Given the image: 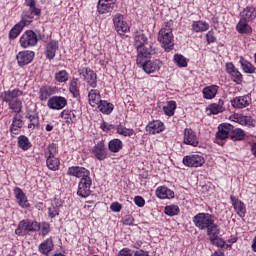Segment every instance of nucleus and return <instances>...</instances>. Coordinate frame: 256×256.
I'll use <instances>...</instances> for the list:
<instances>
[{"label":"nucleus","mask_w":256,"mask_h":256,"mask_svg":"<svg viewBox=\"0 0 256 256\" xmlns=\"http://www.w3.org/2000/svg\"><path fill=\"white\" fill-rule=\"evenodd\" d=\"M156 51L151 50L150 52H146L143 54L142 59L139 60V56L136 58V63L138 67H142L143 71H145L148 75L151 73H157L163 67V62L159 59L150 60L151 55H155Z\"/></svg>","instance_id":"nucleus-1"},{"label":"nucleus","mask_w":256,"mask_h":256,"mask_svg":"<svg viewBox=\"0 0 256 256\" xmlns=\"http://www.w3.org/2000/svg\"><path fill=\"white\" fill-rule=\"evenodd\" d=\"M173 39V29L169 23H166L158 33V41L168 53L169 51H173V47H175V41Z\"/></svg>","instance_id":"nucleus-2"},{"label":"nucleus","mask_w":256,"mask_h":256,"mask_svg":"<svg viewBox=\"0 0 256 256\" xmlns=\"http://www.w3.org/2000/svg\"><path fill=\"white\" fill-rule=\"evenodd\" d=\"M148 41L149 39L145 34H143V32H136L134 36V47L137 50V57H139V61L143 59V55H145V53L155 50L152 45H149V48L145 46Z\"/></svg>","instance_id":"nucleus-3"},{"label":"nucleus","mask_w":256,"mask_h":256,"mask_svg":"<svg viewBox=\"0 0 256 256\" xmlns=\"http://www.w3.org/2000/svg\"><path fill=\"white\" fill-rule=\"evenodd\" d=\"M37 231H39V224L37 221L24 219L18 223V226L15 229V235L18 237H25L29 235V233H37Z\"/></svg>","instance_id":"nucleus-4"},{"label":"nucleus","mask_w":256,"mask_h":256,"mask_svg":"<svg viewBox=\"0 0 256 256\" xmlns=\"http://www.w3.org/2000/svg\"><path fill=\"white\" fill-rule=\"evenodd\" d=\"M192 221L200 231H205L208 227L212 225L215 221V216L209 213H198L193 218Z\"/></svg>","instance_id":"nucleus-5"},{"label":"nucleus","mask_w":256,"mask_h":256,"mask_svg":"<svg viewBox=\"0 0 256 256\" xmlns=\"http://www.w3.org/2000/svg\"><path fill=\"white\" fill-rule=\"evenodd\" d=\"M39 39L37 34L33 30H26L20 37V47L23 49H29V47H35Z\"/></svg>","instance_id":"nucleus-6"},{"label":"nucleus","mask_w":256,"mask_h":256,"mask_svg":"<svg viewBox=\"0 0 256 256\" xmlns=\"http://www.w3.org/2000/svg\"><path fill=\"white\" fill-rule=\"evenodd\" d=\"M91 153L95 159L98 161H105L107 157H109V150L105 145V141L101 140L97 144H95L92 149Z\"/></svg>","instance_id":"nucleus-7"},{"label":"nucleus","mask_w":256,"mask_h":256,"mask_svg":"<svg viewBox=\"0 0 256 256\" xmlns=\"http://www.w3.org/2000/svg\"><path fill=\"white\" fill-rule=\"evenodd\" d=\"M80 77L86 81L89 87L95 89L97 87V73L93 71L91 68L84 67L78 70Z\"/></svg>","instance_id":"nucleus-8"},{"label":"nucleus","mask_w":256,"mask_h":256,"mask_svg":"<svg viewBox=\"0 0 256 256\" xmlns=\"http://www.w3.org/2000/svg\"><path fill=\"white\" fill-rule=\"evenodd\" d=\"M91 185H93V180L91 177L82 178L78 183L77 195L82 197V199H87L91 195Z\"/></svg>","instance_id":"nucleus-9"},{"label":"nucleus","mask_w":256,"mask_h":256,"mask_svg":"<svg viewBox=\"0 0 256 256\" xmlns=\"http://www.w3.org/2000/svg\"><path fill=\"white\" fill-rule=\"evenodd\" d=\"M182 162L186 167H203L205 165V158L199 154H192L184 156Z\"/></svg>","instance_id":"nucleus-10"},{"label":"nucleus","mask_w":256,"mask_h":256,"mask_svg":"<svg viewBox=\"0 0 256 256\" xmlns=\"http://www.w3.org/2000/svg\"><path fill=\"white\" fill-rule=\"evenodd\" d=\"M67 175L76 177L77 179H88L91 177V171L87 170L85 167L72 166L68 168Z\"/></svg>","instance_id":"nucleus-11"},{"label":"nucleus","mask_w":256,"mask_h":256,"mask_svg":"<svg viewBox=\"0 0 256 256\" xmlns=\"http://www.w3.org/2000/svg\"><path fill=\"white\" fill-rule=\"evenodd\" d=\"M23 95H25L23 90L14 88L12 90L2 92L0 99H2L3 103H11V101H15V99H19V97H23Z\"/></svg>","instance_id":"nucleus-12"},{"label":"nucleus","mask_w":256,"mask_h":256,"mask_svg":"<svg viewBox=\"0 0 256 256\" xmlns=\"http://www.w3.org/2000/svg\"><path fill=\"white\" fill-rule=\"evenodd\" d=\"M113 23L118 35H125V33H128L129 25L123 20L122 14H116L113 18Z\"/></svg>","instance_id":"nucleus-13"},{"label":"nucleus","mask_w":256,"mask_h":256,"mask_svg":"<svg viewBox=\"0 0 256 256\" xmlns=\"http://www.w3.org/2000/svg\"><path fill=\"white\" fill-rule=\"evenodd\" d=\"M16 59L19 67H25L35 59V52L29 50L21 51L17 54Z\"/></svg>","instance_id":"nucleus-14"},{"label":"nucleus","mask_w":256,"mask_h":256,"mask_svg":"<svg viewBox=\"0 0 256 256\" xmlns=\"http://www.w3.org/2000/svg\"><path fill=\"white\" fill-rule=\"evenodd\" d=\"M48 107L49 109H53L59 111L67 107V99L63 96H53L48 100Z\"/></svg>","instance_id":"nucleus-15"},{"label":"nucleus","mask_w":256,"mask_h":256,"mask_svg":"<svg viewBox=\"0 0 256 256\" xmlns=\"http://www.w3.org/2000/svg\"><path fill=\"white\" fill-rule=\"evenodd\" d=\"M231 131H233V125L229 123L220 124L218 131L216 132V139L219 141H225L231 137Z\"/></svg>","instance_id":"nucleus-16"},{"label":"nucleus","mask_w":256,"mask_h":256,"mask_svg":"<svg viewBox=\"0 0 256 256\" xmlns=\"http://www.w3.org/2000/svg\"><path fill=\"white\" fill-rule=\"evenodd\" d=\"M231 105L235 109H243L245 107H249V105H251V94L234 98L231 100Z\"/></svg>","instance_id":"nucleus-17"},{"label":"nucleus","mask_w":256,"mask_h":256,"mask_svg":"<svg viewBox=\"0 0 256 256\" xmlns=\"http://www.w3.org/2000/svg\"><path fill=\"white\" fill-rule=\"evenodd\" d=\"M185 145H191L192 147H197L199 145V139L197 138V134L193 129L186 128L184 130V140Z\"/></svg>","instance_id":"nucleus-18"},{"label":"nucleus","mask_w":256,"mask_h":256,"mask_svg":"<svg viewBox=\"0 0 256 256\" xmlns=\"http://www.w3.org/2000/svg\"><path fill=\"white\" fill-rule=\"evenodd\" d=\"M21 129H23V116L15 114L12 119V124L10 125L11 136L19 135V133H21Z\"/></svg>","instance_id":"nucleus-19"},{"label":"nucleus","mask_w":256,"mask_h":256,"mask_svg":"<svg viewBox=\"0 0 256 256\" xmlns=\"http://www.w3.org/2000/svg\"><path fill=\"white\" fill-rule=\"evenodd\" d=\"M14 195L16 197L18 205L22 207V209H29V200L27 199V195H25V192H23L21 188H14Z\"/></svg>","instance_id":"nucleus-20"},{"label":"nucleus","mask_w":256,"mask_h":256,"mask_svg":"<svg viewBox=\"0 0 256 256\" xmlns=\"http://www.w3.org/2000/svg\"><path fill=\"white\" fill-rule=\"evenodd\" d=\"M231 203L237 213L242 219L247 214V206L243 201L237 199L235 196H230Z\"/></svg>","instance_id":"nucleus-21"},{"label":"nucleus","mask_w":256,"mask_h":256,"mask_svg":"<svg viewBox=\"0 0 256 256\" xmlns=\"http://www.w3.org/2000/svg\"><path fill=\"white\" fill-rule=\"evenodd\" d=\"M240 19L253 23L256 19V8L254 6H247L240 12Z\"/></svg>","instance_id":"nucleus-22"},{"label":"nucleus","mask_w":256,"mask_h":256,"mask_svg":"<svg viewBox=\"0 0 256 256\" xmlns=\"http://www.w3.org/2000/svg\"><path fill=\"white\" fill-rule=\"evenodd\" d=\"M147 133L150 135H156V133H162L165 131V124L161 120H154L146 126Z\"/></svg>","instance_id":"nucleus-23"},{"label":"nucleus","mask_w":256,"mask_h":256,"mask_svg":"<svg viewBox=\"0 0 256 256\" xmlns=\"http://www.w3.org/2000/svg\"><path fill=\"white\" fill-rule=\"evenodd\" d=\"M249 23V21L240 18L236 25V31L240 33V35H251V33H253V28L251 25H249Z\"/></svg>","instance_id":"nucleus-24"},{"label":"nucleus","mask_w":256,"mask_h":256,"mask_svg":"<svg viewBox=\"0 0 256 256\" xmlns=\"http://www.w3.org/2000/svg\"><path fill=\"white\" fill-rule=\"evenodd\" d=\"M55 247V244L53 243L52 238H47L44 242H42L38 246L39 253L41 255L49 256V253L53 251V248Z\"/></svg>","instance_id":"nucleus-25"},{"label":"nucleus","mask_w":256,"mask_h":256,"mask_svg":"<svg viewBox=\"0 0 256 256\" xmlns=\"http://www.w3.org/2000/svg\"><path fill=\"white\" fill-rule=\"evenodd\" d=\"M217 93H219V86L217 85L206 86L202 90L203 97L207 100L215 99Z\"/></svg>","instance_id":"nucleus-26"},{"label":"nucleus","mask_w":256,"mask_h":256,"mask_svg":"<svg viewBox=\"0 0 256 256\" xmlns=\"http://www.w3.org/2000/svg\"><path fill=\"white\" fill-rule=\"evenodd\" d=\"M97 9L100 15H104V13H111L115 9V4L113 2H107V0H99Z\"/></svg>","instance_id":"nucleus-27"},{"label":"nucleus","mask_w":256,"mask_h":256,"mask_svg":"<svg viewBox=\"0 0 256 256\" xmlns=\"http://www.w3.org/2000/svg\"><path fill=\"white\" fill-rule=\"evenodd\" d=\"M57 49H59V44L57 43V41H50L46 46V59H49V61L55 59V53H57Z\"/></svg>","instance_id":"nucleus-28"},{"label":"nucleus","mask_w":256,"mask_h":256,"mask_svg":"<svg viewBox=\"0 0 256 256\" xmlns=\"http://www.w3.org/2000/svg\"><path fill=\"white\" fill-rule=\"evenodd\" d=\"M156 195L159 199H173L175 197V192L165 186H160L156 190Z\"/></svg>","instance_id":"nucleus-29"},{"label":"nucleus","mask_w":256,"mask_h":256,"mask_svg":"<svg viewBox=\"0 0 256 256\" xmlns=\"http://www.w3.org/2000/svg\"><path fill=\"white\" fill-rule=\"evenodd\" d=\"M88 101L91 107H97L101 103V93L97 89H92L88 93Z\"/></svg>","instance_id":"nucleus-30"},{"label":"nucleus","mask_w":256,"mask_h":256,"mask_svg":"<svg viewBox=\"0 0 256 256\" xmlns=\"http://www.w3.org/2000/svg\"><path fill=\"white\" fill-rule=\"evenodd\" d=\"M29 22H23L20 21L16 25L13 26V28L9 32V38L10 39H17L19 35H21V31H23V28L27 27V24Z\"/></svg>","instance_id":"nucleus-31"},{"label":"nucleus","mask_w":256,"mask_h":256,"mask_svg":"<svg viewBox=\"0 0 256 256\" xmlns=\"http://www.w3.org/2000/svg\"><path fill=\"white\" fill-rule=\"evenodd\" d=\"M26 119L29 121L28 129H31V131H35V129H39V127H41L39 114H27Z\"/></svg>","instance_id":"nucleus-32"},{"label":"nucleus","mask_w":256,"mask_h":256,"mask_svg":"<svg viewBox=\"0 0 256 256\" xmlns=\"http://www.w3.org/2000/svg\"><path fill=\"white\" fill-rule=\"evenodd\" d=\"M60 117L64 119L67 125H73V123H77V116H75V112L73 110H63L60 114Z\"/></svg>","instance_id":"nucleus-33"},{"label":"nucleus","mask_w":256,"mask_h":256,"mask_svg":"<svg viewBox=\"0 0 256 256\" xmlns=\"http://www.w3.org/2000/svg\"><path fill=\"white\" fill-rule=\"evenodd\" d=\"M208 111L211 115H219L225 111V102L222 99H219L218 103H212L209 105Z\"/></svg>","instance_id":"nucleus-34"},{"label":"nucleus","mask_w":256,"mask_h":256,"mask_svg":"<svg viewBox=\"0 0 256 256\" xmlns=\"http://www.w3.org/2000/svg\"><path fill=\"white\" fill-rule=\"evenodd\" d=\"M108 149L110 153H119V151L123 149V141H121L119 138L110 140L108 143Z\"/></svg>","instance_id":"nucleus-35"},{"label":"nucleus","mask_w":256,"mask_h":256,"mask_svg":"<svg viewBox=\"0 0 256 256\" xmlns=\"http://www.w3.org/2000/svg\"><path fill=\"white\" fill-rule=\"evenodd\" d=\"M8 109L15 113V115H19L23 111V101L18 98L8 102Z\"/></svg>","instance_id":"nucleus-36"},{"label":"nucleus","mask_w":256,"mask_h":256,"mask_svg":"<svg viewBox=\"0 0 256 256\" xmlns=\"http://www.w3.org/2000/svg\"><path fill=\"white\" fill-rule=\"evenodd\" d=\"M34 17H35V10H33V8H28L22 12L20 21H23V23H27V26H29L31 25V23H33Z\"/></svg>","instance_id":"nucleus-37"},{"label":"nucleus","mask_w":256,"mask_h":256,"mask_svg":"<svg viewBox=\"0 0 256 256\" xmlns=\"http://www.w3.org/2000/svg\"><path fill=\"white\" fill-rule=\"evenodd\" d=\"M231 141H243L245 139V131L240 128H235L232 125V131L230 132Z\"/></svg>","instance_id":"nucleus-38"},{"label":"nucleus","mask_w":256,"mask_h":256,"mask_svg":"<svg viewBox=\"0 0 256 256\" xmlns=\"http://www.w3.org/2000/svg\"><path fill=\"white\" fill-rule=\"evenodd\" d=\"M207 30H209V23L206 21L199 20L192 23V31H194V33H201Z\"/></svg>","instance_id":"nucleus-39"},{"label":"nucleus","mask_w":256,"mask_h":256,"mask_svg":"<svg viewBox=\"0 0 256 256\" xmlns=\"http://www.w3.org/2000/svg\"><path fill=\"white\" fill-rule=\"evenodd\" d=\"M207 235L210 240L215 239V237H219V233H221V228L219 225L215 224V220L210 224V226L206 229Z\"/></svg>","instance_id":"nucleus-40"},{"label":"nucleus","mask_w":256,"mask_h":256,"mask_svg":"<svg viewBox=\"0 0 256 256\" xmlns=\"http://www.w3.org/2000/svg\"><path fill=\"white\" fill-rule=\"evenodd\" d=\"M98 109L101 113H104V115H110V113H113L114 106L105 100H101L98 104Z\"/></svg>","instance_id":"nucleus-41"},{"label":"nucleus","mask_w":256,"mask_h":256,"mask_svg":"<svg viewBox=\"0 0 256 256\" xmlns=\"http://www.w3.org/2000/svg\"><path fill=\"white\" fill-rule=\"evenodd\" d=\"M18 147L22 149L23 151H29L31 149V141H29V138L25 135H20L18 137Z\"/></svg>","instance_id":"nucleus-42"},{"label":"nucleus","mask_w":256,"mask_h":256,"mask_svg":"<svg viewBox=\"0 0 256 256\" xmlns=\"http://www.w3.org/2000/svg\"><path fill=\"white\" fill-rule=\"evenodd\" d=\"M116 131L118 135H122V137H132V135H135V130L127 128L121 124L116 126Z\"/></svg>","instance_id":"nucleus-43"},{"label":"nucleus","mask_w":256,"mask_h":256,"mask_svg":"<svg viewBox=\"0 0 256 256\" xmlns=\"http://www.w3.org/2000/svg\"><path fill=\"white\" fill-rule=\"evenodd\" d=\"M240 65L244 71V73H250L253 74L255 73V66L251 64V62L247 61L245 58L241 57L240 58Z\"/></svg>","instance_id":"nucleus-44"},{"label":"nucleus","mask_w":256,"mask_h":256,"mask_svg":"<svg viewBox=\"0 0 256 256\" xmlns=\"http://www.w3.org/2000/svg\"><path fill=\"white\" fill-rule=\"evenodd\" d=\"M46 165L48 169H50V171H59V165H61V162L57 157L56 158L47 157Z\"/></svg>","instance_id":"nucleus-45"},{"label":"nucleus","mask_w":256,"mask_h":256,"mask_svg":"<svg viewBox=\"0 0 256 256\" xmlns=\"http://www.w3.org/2000/svg\"><path fill=\"white\" fill-rule=\"evenodd\" d=\"M69 91L73 97H79V79L73 78L69 84Z\"/></svg>","instance_id":"nucleus-46"},{"label":"nucleus","mask_w":256,"mask_h":256,"mask_svg":"<svg viewBox=\"0 0 256 256\" xmlns=\"http://www.w3.org/2000/svg\"><path fill=\"white\" fill-rule=\"evenodd\" d=\"M175 109H177V103L175 101H169L167 105L163 107V111L168 117L175 115Z\"/></svg>","instance_id":"nucleus-47"},{"label":"nucleus","mask_w":256,"mask_h":256,"mask_svg":"<svg viewBox=\"0 0 256 256\" xmlns=\"http://www.w3.org/2000/svg\"><path fill=\"white\" fill-rule=\"evenodd\" d=\"M210 243L211 245H215L216 247H220L221 249H229V247H231V244L225 243V240H223V238H220L219 236L212 238L210 240Z\"/></svg>","instance_id":"nucleus-48"},{"label":"nucleus","mask_w":256,"mask_h":256,"mask_svg":"<svg viewBox=\"0 0 256 256\" xmlns=\"http://www.w3.org/2000/svg\"><path fill=\"white\" fill-rule=\"evenodd\" d=\"M53 90L49 86L42 87L39 91L41 101H47L51 97Z\"/></svg>","instance_id":"nucleus-49"},{"label":"nucleus","mask_w":256,"mask_h":256,"mask_svg":"<svg viewBox=\"0 0 256 256\" xmlns=\"http://www.w3.org/2000/svg\"><path fill=\"white\" fill-rule=\"evenodd\" d=\"M55 79L59 83H65L69 80V73H67L65 70H61L55 74Z\"/></svg>","instance_id":"nucleus-50"},{"label":"nucleus","mask_w":256,"mask_h":256,"mask_svg":"<svg viewBox=\"0 0 256 256\" xmlns=\"http://www.w3.org/2000/svg\"><path fill=\"white\" fill-rule=\"evenodd\" d=\"M165 213L169 217H175V215H179V206H177V205L166 206Z\"/></svg>","instance_id":"nucleus-51"},{"label":"nucleus","mask_w":256,"mask_h":256,"mask_svg":"<svg viewBox=\"0 0 256 256\" xmlns=\"http://www.w3.org/2000/svg\"><path fill=\"white\" fill-rule=\"evenodd\" d=\"M174 63L178 65V67H187V58L181 54L174 55Z\"/></svg>","instance_id":"nucleus-52"},{"label":"nucleus","mask_w":256,"mask_h":256,"mask_svg":"<svg viewBox=\"0 0 256 256\" xmlns=\"http://www.w3.org/2000/svg\"><path fill=\"white\" fill-rule=\"evenodd\" d=\"M25 5L26 7H29V9H33L37 17L41 15V9L36 7L37 3L35 0H25Z\"/></svg>","instance_id":"nucleus-53"},{"label":"nucleus","mask_w":256,"mask_h":256,"mask_svg":"<svg viewBox=\"0 0 256 256\" xmlns=\"http://www.w3.org/2000/svg\"><path fill=\"white\" fill-rule=\"evenodd\" d=\"M48 152H46V159L47 157L50 158H56L55 155H57V144L52 143L48 146Z\"/></svg>","instance_id":"nucleus-54"},{"label":"nucleus","mask_w":256,"mask_h":256,"mask_svg":"<svg viewBox=\"0 0 256 256\" xmlns=\"http://www.w3.org/2000/svg\"><path fill=\"white\" fill-rule=\"evenodd\" d=\"M230 75L234 77V83H236V85H241V83H243V74H241L239 70L234 71Z\"/></svg>","instance_id":"nucleus-55"},{"label":"nucleus","mask_w":256,"mask_h":256,"mask_svg":"<svg viewBox=\"0 0 256 256\" xmlns=\"http://www.w3.org/2000/svg\"><path fill=\"white\" fill-rule=\"evenodd\" d=\"M48 215L50 219H55L57 215H59V208L57 206H53L48 208Z\"/></svg>","instance_id":"nucleus-56"},{"label":"nucleus","mask_w":256,"mask_h":256,"mask_svg":"<svg viewBox=\"0 0 256 256\" xmlns=\"http://www.w3.org/2000/svg\"><path fill=\"white\" fill-rule=\"evenodd\" d=\"M39 231H41V234L43 236L49 235V232L51 231L49 228V224L48 223H42L41 225L39 224Z\"/></svg>","instance_id":"nucleus-57"},{"label":"nucleus","mask_w":256,"mask_h":256,"mask_svg":"<svg viewBox=\"0 0 256 256\" xmlns=\"http://www.w3.org/2000/svg\"><path fill=\"white\" fill-rule=\"evenodd\" d=\"M100 129H102V131H111L112 129H116V126L113 125V124H109L105 121H103L101 124H100Z\"/></svg>","instance_id":"nucleus-58"},{"label":"nucleus","mask_w":256,"mask_h":256,"mask_svg":"<svg viewBox=\"0 0 256 256\" xmlns=\"http://www.w3.org/2000/svg\"><path fill=\"white\" fill-rule=\"evenodd\" d=\"M110 209L114 213H119L121 212V209H123V206L119 202H114L111 204Z\"/></svg>","instance_id":"nucleus-59"},{"label":"nucleus","mask_w":256,"mask_h":256,"mask_svg":"<svg viewBox=\"0 0 256 256\" xmlns=\"http://www.w3.org/2000/svg\"><path fill=\"white\" fill-rule=\"evenodd\" d=\"M134 203L137 207H145V199L141 196H135Z\"/></svg>","instance_id":"nucleus-60"},{"label":"nucleus","mask_w":256,"mask_h":256,"mask_svg":"<svg viewBox=\"0 0 256 256\" xmlns=\"http://www.w3.org/2000/svg\"><path fill=\"white\" fill-rule=\"evenodd\" d=\"M206 40H207V43H215V41H217V38L215 37V32L209 31L206 34Z\"/></svg>","instance_id":"nucleus-61"},{"label":"nucleus","mask_w":256,"mask_h":256,"mask_svg":"<svg viewBox=\"0 0 256 256\" xmlns=\"http://www.w3.org/2000/svg\"><path fill=\"white\" fill-rule=\"evenodd\" d=\"M117 256H133V253H131V249L129 248H123L119 251Z\"/></svg>","instance_id":"nucleus-62"},{"label":"nucleus","mask_w":256,"mask_h":256,"mask_svg":"<svg viewBox=\"0 0 256 256\" xmlns=\"http://www.w3.org/2000/svg\"><path fill=\"white\" fill-rule=\"evenodd\" d=\"M134 221H135V219L133 218V216L127 215L124 217L123 224L131 226V225H133Z\"/></svg>","instance_id":"nucleus-63"},{"label":"nucleus","mask_w":256,"mask_h":256,"mask_svg":"<svg viewBox=\"0 0 256 256\" xmlns=\"http://www.w3.org/2000/svg\"><path fill=\"white\" fill-rule=\"evenodd\" d=\"M134 256H150L148 251H145L143 249L136 250L134 252Z\"/></svg>","instance_id":"nucleus-64"}]
</instances>
